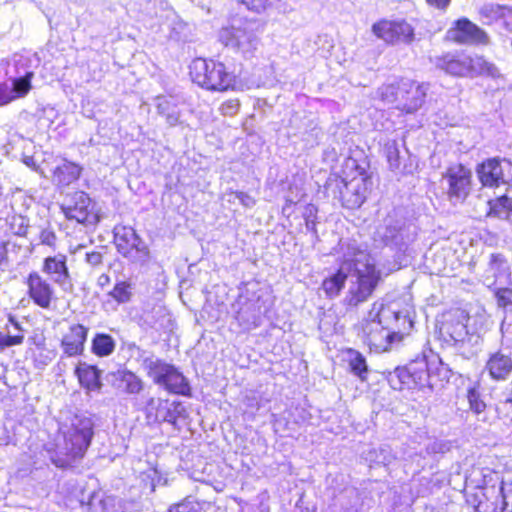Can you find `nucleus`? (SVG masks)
Instances as JSON below:
<instances>
[{"mask_svg":"<svg viewBox=\"0 0 512 512\" xmlns=\"http://www.w3.org/2000/svg\"><path fill=\"white\" fill-rule=\"evenodd\" d=\"M373 33L387 43H409L414 38V28L404 20H382L372 27Z\"/></svg>","mask_w":512,"mask_h":512,"instance_id":"nucleus-14","label":"nucleus"},{"mask_svg":"<svg viewBox=\"0 0 512 512\" xmlns=\"http://www.w3.org/2000/svg\"><path fill=\"white\" fill-rule=\"evenodd\" d=\"M168 400L151 397L144 406V413L148 423H160V415L164 413Z\"/></svg>","mask_w":512,"mask_h":512,"instance_id":"nucleus-36","label":"nucleus"},{"mask_svg":"<svg viewBox=\"0 0 512 512\" xmlns=\"http://www.w3.org/2000/svg\"><path fill=\"white\" fill-rule=\"evenodd\" d=\"M370 458L377 464L387 466L392 463V461L395 459V456L389 446L383 445L378 449L370 452Z\"/></svg>","mask_w":512,"mask_h":512,"instance_id":"nucleus-42","label":"nucleus"},{"mask_svg":"<svg viewBox=\"0 0 512 512\" xmlns=\"http://www.w3.org/2000/svg\"><path fill=\"white\" fill-rule=\"evenodd\" d=\"M134 296V285L130 281L119 280L111 291L106 294L103 307L106 310H117L118 306L130 303Z\"/></svg>","mask_w":512,"mask_h":512,"instance_id":"nucleus-23","label":"nucleus"},{"mask_svg":"<svg viewBox=\"0 0 512 512\" xmlns=\"http://www.w3.org/2000/svg\"><path fill=\"white\" fill-rule=\"evenodd\" d=\"M466 54H446L435 57L434 64L437 68L453 76H468Z\"/></svg>","mask_w":512,"mask_h":512,"instance_id":"nucleus-26","label":"nucleus"},{"mask_svg":"<svg viewBox=\"0 0 512 512\" xmlns=\"http://www.w3.org/2000/svg\"><path fill=\"white\" fill-rule=\"evenodd\" d=\"M24 163H25L28 167H34V166H35V161H34V158H33V157H25V158H24Z\"/></svg>","mask_w":512,"mask_h":512,"instance_id":"nucleus-59","label":"nucleus"},{"mask_svg":"<svg viewBox=\"0 0 512 512\" xmlns=\"http://www.w3.org/2000/svg\"><path fill=\"white\" fill-rule=\"evenodd\" d=\"M330 512H356V508L353 505H350L349 507L342 506L339 510L333 507Z\"/></svg>","mask_w":512,"mask_h":512,"instance_id":"nucleus-58","label":"nucleus"},{"mask_svg":"<svg viewBox=\"0 0 512 512\" xmlns=\"http://www.w3.org/2000/svg\"><path fill=\"white\" fill-rule=\"evenodd\" d=\"M317 208L313 204H308L304 208L303 217L305 220V226L308 231L317 236L316 230V218H317Z\"/></svg>","mask_w":512,"mask_h":512,"instance_id":"nucleus-43","label":"nucleus"},{"mask_svg":"<svg viewBox=\"0 0 512 512\" xmlns=\"http://www.w3.org/2000/svg\"><path fill=\"white\" fill-rule=\"evenodd\" d=\"M190 76L194 83L211 91H226L233 88L235 77L223 63L196 58L190 65Z\"/></svg>","mask_w":512,"mask_h":512,"instance_id":"nucleus-7","label":"nucleus"},{"mask_svg":"<svg viewBox=\"0 0 512 512\" xmlns=\"http://www.w3.org/2000/svg\"><path fill=\"white\" fill-rule=\"evenodd\" d=\"M20 225H19V228L18 230L16 231V234L19 235V236H24L27 232V227L28 225L25 223V219L24 218H20Z\"/></svg>","mask_w":512,"mask_h":512,"instance_id":"nucleus-57","label":"nucleus"},{"mask_svg":"<svg viewBox=\"0 0 512 512\" xmlns=\"http://www.w3.org/2000/svg\"><path fill=\"white\" fill-rule=\"evenodd\" d=\"M88 331L86 326L79 323L69 326L61 339V348L67 357H75L84 352Z\"/></svg>","mask_w":512,"mask_h":512,"instance_id":"nucleus-21","label":"nucleus"},{"mask_svg":"<svg viewBox=\"0 0 512 512\" xmlns=\"http://www.w3.org/2000/svg\"><path fill=\"white\" fill-rule=\"evenodd\" d=\"M93 207L90 197L82 191L73 193L61 206L66 218L78 223L90 221Z\"/></svg>","mask_w":512,"mask_h":512,"instance_id":"nucleus-16","label":"nucleus"},{"mask_svg":"<svg viewBox=\"0 0 512 512\" xmlns=\"http://www.w3.org/2000/svg\"><path fill=\"white\" fill-rule=\"evenodd\" d=\"M126 348L130 353V357H135L147 375L153 379L154 383L161 385L165 376L169 372L171 364L166 363L154 356L153 353L143 350L134 342L126 344Z\"/></svg>","mask_w":512,"mask_h":512,"instance_id":"nucleus-12","label":"nucleus"},{"mask_svg":"<svg viewBox=\"0 0 512 512\" xmlns=\"http://www.w3.org/2000/svg\"><path fill=\"white\" fill-rule=\"evenodd\" d=\"M435 445H439V448H438V450H437V451H441V452L443 451V450H442V446H444V444H443V443H439V444L435 443Z\"/></svg>","mask_w":512,"mask_h":512,"instance_id":"nucleus-61","label":"nucleus"},{"mask_svg":"<svg viewBox=\"0 0 512 512\" xmlns=\"http://www.w3.org/2000/svg\"><path fill=\"white\" fill-rule=\"evenodd\" d=\"M157 109L160 114L166 117V121L170 126H175L178 123L179 111L175 106H171L167 99L159 98Z\"/></svg>","mask_w":512,"mask_h":512,"instance_id":"nucleus-41","label":"nucleus"},{"mask_svg":"<svg viewBox=\"0 0 512 512\" xmlns=\"http://www.w3.org/2000/svg\"><path fill=\"white\" fill-rule=\"evenodd\" d=\"M381 238L385 245L388 246L399 247L404 243L402 230L396 226L387 225L383 233H381Z\"/></svg>","mask_w":512,"mask_h":512,"instance_id":"nucleus-40","label":"nucleus"},{"mask_svg":"<svg viewBox=\"0 0 512 512\" xmlns=\"http://www.w3.org/2000/svg\"><path fill=\"white\" fill-rule=\"evenodd\" d=\"M503 497L502 512H512V482L502 481L500 488Z\"/></svg>","mask_w":512,"mask_h":512,"instance_id":"nucleus-45","label":"nucleus"},{"mask_svg":"<svg viewBox=\"0 0 512 512\" xmlns=\"http://www.w3.org/2000/svg\"><path fill=\"white\" fill-rule=\"evenodd\" d=\"M452 375L449 366L433 355L411 361L405 367H397L389 374L388 382L395 390L434 387L437 382L448 381Z\"/></svg>","mask_w":512,"mask_h":512,"instance_id":"nucleus-3","label":"nucleus"},{"mask_svg":"<svg viewBox=\"0 0 512 512\" xmlns=\"http://www.w3.org/2000/svg\"><path fill=\"white\" fill-rule=\"evenodd\" d=\"M443 178L448 183L447 195L451 202H463L471 191V171L457 164L449 167Z\"/></svg>","mask_w":512,"mask_h":512,"instance_id":"nucleus-11","label":"nucleus"},{"mask_svg":"<svg viewBox=\"0 0 512 512\" xmlns=\"http://www.w3.org/2000/svg\"><path fill=\"white\" fill-rule=\"evenodd\" d=\"M24 283L33 303L42 309H50L56 299L52 284L37 271L30 272Z\"/></svg>","mask_w":512,"mask_h":512,"instance_id":"nucleus-13","label":"nucleus"},{"mask_svg":"<svg viewBox=\"0 0 512 512\" xmlns=\"http://www.w3.org/2000/svg\"><path fill=\"white\" fill-rule=\"evenodd\" d=\"M11 243L9 241L0 242V268L4 269L8 264V251Z\"/></svg>","mask_w":512,"mask_h":512,"instance_id":"nucleus-50","label":"nucleus"},{"mask_svg":"<svg viewBox=\"0 0 512 512\" xmlns=\"http://www.w3.org/2000/svg\"><path fill=\"white\" fill-rule=\"evenodd\" d=\"M81 171L78 164L63 160L53 171V181L57 185L68 186L80 177Z\"/></svg>","mask_w":512,"mask_h":512,"instance_id":"nucleus-31","label":"nucleus"},{"mask_svg":"<svg viewBox=\"0 0 512 512\" xmlns=\"http://www.w3.org/2000/svg\"><path fill=\"white\" fill-rule=\"evenodd\" d=\"M476 172L485 187H498L512 181V164L506 159H487L477 166Z\"/></svg>","mask_w":512,"mask_h":512,"instance_id":"nucleus-10","label":"nucleus"},{"mask_svg":"<svg viewBox=\"0 0 512 512\" xmlns=\"http://www.w3.org/2000/svg\"><path fill=\"white\" fill-rule=\"evenodd\" d=\"M234 200H238L244 207L251 208L255 205V199L249 194L242 191H235L231 193Z\"/></svg>","mask_w":512,"mask_h":512,"instance_id":"nucleus-49","label":"nucleus"},{"mask_svg":"<svg viewBox=\"0 0 512 512\" xmlns=\"http://www.w3.org/2000/svg\"><path fill=\"white\" fill-rule=\"evenodd\" d=\"M112 378L113 385L127 394H139L144 389L143 380L130 370L119 369Z\"/></svg>","mask_w":512,"mask_h":512,"instance_id":"nucleus-27","label":"nucleus"},{"mask_svg":"<svg viewBox=\"0 0 512 512\" xmlns=\"http://www.w3.org/2000/svg\"><path fill=\"white\" fill-rule=\"evenodd\" d=\"M488 216L497 217L512 222V199L507 196H501L490 200Z\"/></svg>","mask_w":512,"mask_h":512,"instance_id":"nucleus-33","label":"nucleus"},{"mask_svg":"<svg viewBox=\"0 0 512 512\" xmlns=\"http://www.w3.org/2000/svg\"><path fill=\"white\" fill-rule=\"evenodd\" d=\"M345 270L353 272L356 277V284L350 288L347 303L349 306H357L371 296L380 279V272L366 251L349 244L338 272L322 283V289L328 297L337 296L343 288L347 278Z\"/></svg>","mask_w":512,"mask_h":512,"instance_id":"nucleus-2","label":"nucleus"},{"mask_svg":"<svg viewBox=\"0 0 512 512\" xmlns=\"http://www.w3.org/2000/svg\"><path fill=\"white\" fill-rule=\"evenodd\" d=\"M9 322L13 325L14 330H17V333H12L8 324L0 326V352L9 347L21 345L24 341V329L21 324L12 315H9Z\"/></svg>","mask_w":512,"mask_h":512,"instance_id":"nucleus-29","label":"nucleus"},{"mask_svg":"<svg viewBox=\"0 0 512 512\" xmlns=\"http://www.w3.org/2000/svg\"><path fill=\"white\" fill-rule=\"evenodd\" d=\"M96 499H98V496H97L95 493H93V494H91V495L89 496V500H88V502H87V503H84V501H81V505H82V506L86 505V506L88 507V510H93V509H94V506H95V505H94V501H95Z\"/></svg>","mask_w":512,"mask_h":512,"instance_id":"nucleus-56","label":"nucleus"},{"mask_svg":"<svg viewBox=\"0 0 512 512\" xmlns=\"http://www.w3.org/2000/svg\"><path fill=\"white\" fill-rule=\"evenodd\" d=\"M467 399L470 410L476 415L477 420L484 423L488 422L489 418L486 413V404L476 388H470L468 390Z\"/></svg>","mask_w":512,"mask_h":512,"instance_id":"nucleus-35","label":"nucleus"},{"mask_svg":"<svg viewBox=\"0 0 512 512\" xmlns=\"http://www.w3.org/2000/svg\"><path fill=\"white\" fill-rule=\"evenodd\" d=\"M447 38L461 44H486L487 34L466 18L455 22L447 31Z\"/></svg>","mask_w":512,"mask_h":512,"instance_id":"nucleus-18","label":"nucleus"},{"mask_svg":"<svg viewBox=\"0 0 512 512\" xmlns=\"http://www.w3.org/2000/svg\"><path fill=\"white\" fill-rule=\"evenodd\" d=\"M480 14L489 20L496 19L502 15L501 7L499 5L487 4L480 9Z\"/></svg>","mask_w":512,"mask_h":512,"instance_id":"nucleus-47","label":"nucleus"},{"mask_svg":"<svg viewBox=\"0 0 512 512\" xmlns=\"http://www.w3.org/2000/svg\"><path fill=\"white\" fill-rule=\"evenodd\" d=\"M33 77L34 72L26 71L24 75L11 77L4 82H0V106L25 97L32 88L31 80Z\"/></svg>","mask_w":512,"mask_h":512,"instance_id":"nucleus-17","label":"nucleus"},{"mask_svg":"<svg viewBox=\"0 0 512 512\" xmlns=\"http://www.w3.org/2000/svg\"><path fill=\"white\" fill-rule=\"evenodd\" d=\"M239 101L238 100H227L220 106V111L225 116H233L235 115L239 110Z\"/></svg>","mask_w":512,"mask_h":512,"instance_id":"nucleus-48","label":"nucleus"},{"mask_svg":"<svg viewBox=\"0 0 512 512\" xmlns=\"http://www.w3.org/2000/svg\"><path fill=\"white\" fill-rule=\"evenodd\" d=\"M347 354L351 372L358 376L360 379L364 380L368 372L367 363L364 356L360 352L353 349H349Z\"/></svg>","mask_w":512,"mask_h":512,"instance_id":"nucleus-38","label":"nucleus"},{"mask_svg":"<svg viewBox=\"0 0 512 512\" xmlns=\"http://www.w3.org/2000/svg\"><path fill=\"white\" fill-rule=\"evenodd\" d=\"M348 493H349L351 496L356 495V492H355L354 490H351V491H349Z\"/></svg>","mask_w":512,"mask_h":512,"instance_id":"nucleus-62","label":"nucleus"},{"mask_svg":"<svg viewBox=\"0 0 512 512\" xmlns=\"http://www.w3.org/2000/svg\"><path fill=\"white\" fill-rule=\"evenodd\" d=\"M160 386H163L167 391L174 394L184 396L190 394V386L187 379L174 365L170 366L169 372Z\"/></svg>","mask_w":512,"mask_h":512,"instance_id":"nucleus-30","label":"nucleus"},{"mask_svg":"<svg viewBox=\"0 0 512 512\" xmlns=\"http://www.w3.org/2000/svg\"><path fill=\"white\" fill-rule=\"evenodd\" d=\"M63 443L59 450L65 458L53 459L57 467H67L73 460L84 457L93 437V422L89 417L75 415L70 424L60 428Z\"/></svg>","mask_w":512,"mask_h":512,"instance_id":"nucleus-5","label":"nucleus"},{"mask_svg":"<svg viewBox=\"0 0 512 512\" xmlns=\"http://www.w3.org/2000/svg\"><path fill=\"white\" fill-rule=\"evenodd\" d=\"M488 272L492 273L494 280L489 281V277H486L485 281L489 287L496 286L499 284H510L511 283V271L507 259L500 253L491 254L488 263Z\"/></svg>","mask_w":512,"mask_h":512,"instance_id":"nucleus-24","label":"nucleus"},{"mask_svg":"<svg viewBox=\"0 0 512 512\" xmlns=\"http://www.w3.org/2000/svg\"><path fill=\"white\" fill-rule=\"evenodd\" d=\"M80 385L87 391H99L102 387L101 371L86 362H80L75 369Z\"/></svg>","mask_w":512,"mask_h":512,"instance_id":"nucleus-28","label":"nucleus"},{"mask_svg":"<svg viewBox=\"0 0 512 512\" xmlns=\"http://www.w3.org/2000/svg\"><path fill=\"white\" fill-rule=\"evenodd\" d=\"M468 321V314L456 308L442 315L439 326L441 340L465 359L476 356L482 344L480 334L468 329Z\"/></svg>","mask_w":512,"mask_h":512,"instance_id":"nucleus-4","label":"nucleus"},{"mask_svg":"<svg viewBox=\"0 0 512 512\" xmlns=\"http://www.w3.org/2000/svg\"><path fill=\"white\" fill-rule=\"evenodd\" d=\"M168 512H195L193 507L188 503H182L174 508H170Z\"/></svg>","mask_w":512,"mask_h":512,"instance_id":"nucleus-54","label":"nucleus"},{"mask_svg":"<svg viewBox=\"0 0 512 512\" xmlns=\"http://www.w3.org/2000/svg\"><path fill=\"white\" fill-rule=\"evenodd\" d=\"M235 320L242 332L262 325L269 310L266 301L256 294L240 295L234 305Z\"/></svg>","mask_w":512,"mask_h":512,"instance_id":"nucleus-8","label":"nucleus"},{"mask_svg":"<svg viewBox=\"0 0 512 512\" xmlns=\"http://www.w3.org/2000/svg\"><path fill=\"white\" fill-rule=\"evenodd\" d=\"M103 256L100 252L93 251L86 253V262L91 266H99L102 263Z\"/></svg>","mask_w":512,"mask_h":512,"instance_id":"nucleus-52","label":"nucleus"},{"mask_svg":"<svg viewBox=\"0 0 512 512\" xmlns=\"http://www.w3.org/2000/svg\"><path fill=\"white\" fill-rule=\"evenodd\" d=\"M485 371L493 380L505 381L512 373L511 354L504 350L491 353L486 361Z\"/></svg>","mask_w":512,"mask_h":512,"instance_id":"nucleus-22","label":"nucleus"},{"mask_svg":"<svg viewBox=\"0 0 512 512\" xmlns=\"http://www.w3.org/2000/svg\"><path fill=\"white\" fill-rule=\"evenodd\" d=\"M114 244L117 251L130 262L144 264L149 259V249L136 231L125 225H116L113 229Z\"/></svg>","mask_w":512,"mask_h":512,"instance_id":"nucleus-9","label":"nucleus"},{"mask_svg":"<svg viewBox=\"0 0 512 512\" xmlns=\"http://www.w3.org/2000/svg\"><path fill=\"white\" fill-rule=\"evenodd\" d=\"M401 89L398 109L406 113L416 112L425 101L427 86L409 79H402Z\"/></svg>","mask_w":512,"mask_h":512,"instance_id":"nucleus-20","label":"nucleus"},{"mask_svg":"<svg viewBox=\"0 0 512 512\" xmlns=\"http://www.w3.org/2000/svg\"><path fill=\"white\" fill-rule=\"evenodd\" d=\"M426 2L437 9L445 10L450 4L451 0H426Z\"/></svg>","mask_w":512,"mask_h":512,"instance_id":"nucleus-53","label":"nucleus"},{"mask_svg":"<svg viewBox=\"0 0 512 512\" xmlns=\"http://www.w3.org/2000/svg\"><path fill=\"white\" fill-rule=\"evenodd\" d=\"M185 412V407L180 402L167 401L164 413L162 416L160 415V423L167 422L176 425L177 419L184 417Z\"/></svg>","mask_w":512,"mask_h":512,"instance_id":"nucleus-39","label":"nucleus"},{"mask_svg":"<svg viewBox=\"0 0 512 512\" xmlns=\"http://www.w3.org/2000/svg\"><path fill=\"white\" fill-rule=\"evenodd\" d=\"M111 280L109 275L103 273L97 279V285L101 288H104L110 284Z\"/></svg>","mask_w":512,"mask_h":512,"instance_id":"nucleus-55","label":"nucleus"},{"mask_svg":"<svg viewBox=\"0 0 512 512\" xmlns=\"http://www.w3.org/2000/svg\"><path fill=\"white\" fill-rule=\"evenodd\" d=\"M402 80L382 85L377 93L382 101L388 104H396L398 108L400 94L402 93Z\"/></svg>","mask_w":512,"mask_h":512,"instance_id":"nucleus-37","label":"nucleus"},{"mask_svg":"<svg viewBox=\"0 0 512 512\" xmlns=\"http://www.w3.org/2000/svg\"><path fill=\"white\" fill-rule=\"evenodd\" d=\"M494 295L497 301V305L501 308H507L512 306V289L509 287H497L494 288Z\"/></svg>","mask_w":512,"mask_h":512,"instance_id":"nucleus-44","label":"nucleus"},{"mask_svg":"<svg viewBox=\"0 0 512 512\" xmlns=\"http://www.w3.org/2000/svg\"><path fill=\"white\" fill-rule=\"evenodd\" d=\"M6 324H8V325H9V327H10V329H11L12 333H17V330H14L13 325H12L9 321H8Z\"/></svg>","mask_w":512,"mask_h":512,"instance_id":"nucleus-60","label":"nucleus"},{"mask_svg":"<svg viewBox=\"0 0 512 512\" xmlns=\"http://www.w3.org/2000/svg\"><path fill=\"white\" fill-rule=\"evenodd\" d=\"M116 347L114 338L106 333H97L91 342L92 352L99 357L110 356Z\"/></svg>","mask_w":512,"mask_h":512,"instance_id":"nucleus-34","label":"nucleus"},{"mask_svg":"<svg viewBox=\"0 0 512 512\" xmlns=\"http://www.w3.org/2000/svg\"><path fill=\"white\" fill-rule=\"evenodd\" d=\"M41 271L50 277L53 283L58 285L63 291L72 290L70 272L67 266V256L58 253L54 256H48L43 260Z\"/></svg>","mask_w":512,"mask_h":512,"instance_id":"nucleus-15","label":"nucleus"},{"mask_svg":"<svg viewBox=\"0 0 512 512\" xmlns=\"http://www.w3.org/2000/svg\"><path fill=\"white\" fill-rule=\"evenodd\" d=\"M363 178L352 179L349 182L344 180H335V189L338 190V195L334 190V197L338 198L342 205L354 209L360 207L365 201V189L362 188Z\"/></svg>","mask_w":512,"mask_h":512,"instance_id":"nucleus-19","label":"nucleus"},{"mask_svg":"<svg viewBox=\"0 0 512 512\" xmlns=\"http://www.w3.org/2000/svg\"><path fill=\"white\" fill-rule=\"evenodd\" d=\"M218 39L246 58L253 56L260 44L257 23L247 18H233L219 30Z\"/></svg>","mask_w":512,"mask_h":512,"instance_id":"nucleus-6","label":"nucleus"},{"mask_svg":"<svg viewBox=\"0 0 512 512\" xmlns=\"http://www.w3.org/2000/svg\"><path fill=\"white\" fill-rule=\"evenodd\" d=\"M383 153L391 171L397 174H410L413 172L412 164L403 163L404 156L401 155L399 143L394 139H388L383 146Z\"/></svg>","mask_w":512,"mask_h":512,"instance_id":"nucleus-25","label":"nucleus"},{"mask_svg":"<svg viewBox=\"0 0 512 512\" xmlns=\"http://www.w3.org/2000/svg\"><path fill=\"white\" fill-rule=\"evenodd\" d=\"M40 241L42 244L54 246L56 241V235L52 230L44 229L40 233Z\"/></svg>","mask_w":512,"mask_h":512,"instance_id":"nucleus-51","label":"nucleus"},{"mask_svg":"<svg viewBox=\"0 0 512 512\" xmlns=\"http://www.w3.org/2000/svg\"><path fill=\"white\" fill-rule=\"evenodd\" d=\"M413 327L409 309H400L396 302L374 303L358 328V336L371 351H388L392 344L400 342Z\"/></svg>","mask_w":512,"mask_h":512,"instance_id":"nucleus-1","label":"nucleus"},{"mask_svg":"<svg viewBox=\"0 0 512 512\" xmlns=\"http://www.w3.org/2000/svg\"><path fill=\"white\" fill-rule=\"evenodd\" d=\"M241 2L251 11L262 13L272 5L271 0H241Z\"/></svg>","mask_w":512,"mask_h":512,"instance_id":"nucleus-46","label":"nucleus"},{"mask_svg":"<svg viewBox=\"0 0 512 512\" xmlns=\"http://www.w3.org/2000/svg\"><path fill=\"white\" fill-rule=\"evenodd\" d=\"M466 61L468 62V76L486 74L492 77H496L498 75V69L496 66L485 60L482 56L466 55Z\"/></svg>","mask_w":512,"mask_h":512,"instance_id":"nucleus-32","label":"nucleus"}]
</instances>
